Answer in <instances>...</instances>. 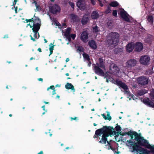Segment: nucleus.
Listing matches in <instances>:
<instances>
[{
	"label": "nucleus",
	"mask_w": 154,
	"mask_h": 154,
	"mask_svg": "<svg viewBox=\"0 0 154 154\" xmlns=\"http://www.w3.org/2000/svg\"><path fill=\"white\" fill-rule=\"evenodd\" d=\"M34 19L33 18V23H36V22L38 21H39V23H40L41 21L39 18L38 17H35V14L34 16Z\"/></svg>",
	"instance_id": "36"
},
{
	"label": "nucleus",
	"mask_w": 154,
	"mask_h": 154,
	"mask_svg": "<svg viewBox=\"0 0 154 154\" xmlns=\"http://www.w3.org/2000/svg\"><path fill=\"white\" fill-rule=\"evenodd\" d=\"M154 95V89H153L151 91L150 94V96Z\"/></svg>",
	"instance_id": "51"
},
{
	"label": "nucleus",
	"mask_w": 154,
	"mask_h": 154,
	"mask_svg": "<svg viewBox=\"0 0 154 154\" xmlns=\"http://www.w3.org/2000/svg\"><path fill=\"white\" fill-rule=\"evenodd\" d=\"M119 34L116 32H111L107 36L106 41V44L109 46H115L117 45L119 41Z\"/></svg>",
	"instance_id": "2"
},
{
	"label": "nucleus",
	"mask_w": 154,
	"mask_h": 154,
	"mask_svg": "<svg viewBox=\"0 0 154 154\" xmlns=\"http://www.w3.org/2000/svg\"><path fill=\"white\" fill-rule=\"evenodd\" d=\"M151 100L154 102V95L151 96Z\"/></svg>",
	"instance_id": "54"
},
{
	"label": "nucleus",
	"mask_w": 154,
	"mask_h": 154,
	"mask_svg": "<svg viewBox=\"0 0 154 154\" xmlns=\"http://www.w3.org/2000/svg\"><path fill=\"white\" fill-rule=\"evenodd\" d=\"M33 3H34L35 4V6L36 7V9L38 11H40L41 10V8L39 5L37 4L36 2L35 1H34Z\"/></svg>",
	"instance_id": "33"
},
{
	"label": "nucleus",
	"mask_w": 154,
	"mask_h": 154,
	"mask_svg": "<svg viewBox=\"0 0 154 154\" xmlns=\"http://www.w3.org/2000/svg\"><path fill=\"white\" fill-rule=\"evenodd\" d=\"M50 45H51L52 46H51L49 48V50H54V45H53L52 43H51L50 44Z\"/></svg>",
	"instance_id": "44"
},
{
	"label": "nucleus",
	"mask_w": 154,
	"mask_h": 154,
	"mask_svg": "<svg viewBox=\"0 0 154 154\" xmlns=\"http://www.w3.org/2000/svg\"><path fill=\"white\" fill-rule=\"evenodd\" d=\"M72 22L73 23L78 22L79 20V17L73 14H71L70 15Z\"/></svg>",
	"instance_id": "16"
},
{
	"label": "nucleus",
	"mask_w": 154,
	"mask_h": 154,
	"mask_svg": "<svg viewBox=\"0 0 154 154\" xmlns=\"http://www.w3.org/2000/svg\"><path fill=\"white\" fill-rule=\"evenodd\" d=\"M93 70L94 72L95 73H96V65H94V68L93 69Z\"/></svg>",
	"instance_id": "47"
},
{
	"label": "nucleus",
	"mask_w": 154,
	"mask_h": 154,
	"mask_svg": "<svg viewBox=\"0 0 154 154\" xmlns=\"http://www.w3.org/2000/svg\"><path fill=\"white\" fill-rule=\"evenodd\" d=\"M88 34L86 31L82 32L81 36V39L83 42H85L88 38Z\"/></svg>",
	"instance_id": "15"
},
{
	"label": "nucleus",
	"mask_w": 154,
	"mask_h": 154,
	"mask_svg": "<svg viewBox=\"0 0 154 154\" xmlns=\"http://www.w3.org/2000/svg\"><path fill=\"white\" fill-rule=\"evenodd\" d=\"M107 24L108 26H112V23L111 22H108Z\"/></svg>",
	"instance_id": "49"
},
{
	"label": "nucleus",
	"mask_w": 154,
	"mask_h": 154,
	"mask_svg": "<svg viewBox=\"0 0 154 154\" xmlns=\"http://www.w3.org/2000/svg\"><path fill=\"white\" fill-rule=\"evenodd\" d=\"M150 60V57L147 55L142 56L140 59V63L144 65H148Z\"/></svg>",
	"instance_id": "5"
},
{
	"label": "nucleus",
	"mask_w": 154,
	"mask_h": 154,
	"mask_svg": "<svg viewBox=\"0 0 154 154\" xmlns=\"http://www.w3.org/2000/svg\"><path fill=\"white\" fill-rule=\"evenodd\" d=\"M117 125L115 127L116 130L119 132L121 131L122 129L120 125H118V124H117Z\"/></svg>",
	"instance_id": "37"
},
{
	"label": "nucleus",
	"mask_w": 154,
	"mask_h": 154,
	"mask_svg": "<svg viewBox=\"0 0 154 154\" xmlns=\"http://www.w3.org/2000/svg\"><path fill=\"white\" fill-rule=\"evenodd\" d=\"M29 22H32L33 23V18H32L31 19H28Z\"/></svg>",
	"instance_id": "50"
},
{
	"label": "nucleus",
	"mask_w": 154,
	"mask_h": 154,
	"mask_svg": "<svg viewBox=\"0 0 154 154\" xmlns=\"http://www.w3.org/2000/svg\"><path fill=\"white\" fill-rule=\"evenodd\" d=\"M138 83L142 85H147L148 83V79L146 76H142L139 77L137 79Z\"/></svg>",
	"instance_id": "6"
},
{
	"label": "nucleus",
	"mask_w": 154,
	"mask_h": 154,
	"mask_svg": "<svg viewBox=\"0 0 154 154\" xmlns=\"http://www.w3.org/2000/svg\"><path fill=\"white\" fill-rule=\"evenodd\" d=\"M77 118L76 117H75L74 118L71 117V121H72L74 120H76V119H77Z\"/></svg>",
	"instance_id": "57"
},
{
	"label": "nucleus",
	"mask_w": 154,
	"mask_h": 154,
	"mask_svg": "<svg viewBox=\"0 0 154 154\" xmlns=\"http://www.w3.org/2000/svg\"><path fill=\"white\" fill-rule=\"evenodd\" d=\"M104 78H106V82H108L109 80H111L112 79L111 75H110L109 73L108 72L105 73V75H104Z\"/></svg>",
	"instance_id": "26"
},
{
	"label": "nucleus",
	"mask_w": 154,
	"mask_h": 154,
	"mask_svg": "<svg viewBox=\"0 0 154 154\" xmlns=\"http://www.w3.org/2000/svg\"><path fill=\"white\" fill-rule=\"evenodd\" d=\"M8 38V35H5L4 37H3V38Z\"/></svg>",
	"instance_id": "63"
},
{
	"label": "nucleus",
	"mask_w": 154,
	"mask_h": 154,
	"mask_svg": "<svg viewBox=\"0 0 154 154\" xmlns=\"http://www.w3.org/2000/svg\"><path fill=\"white\" fill-rule=\"evenodd\" d=\"M71 28L70 27H68L66 30L65 31L64 33V36L69 35L70 31L71 30Z\"/></svg>",
	"instance_id": "30"
},
{
	"label": "nucleus",
	"mask_w": 154,
	"mask_h": 154,
	"mask_svg": "<svg viewBox=\"0 0 154 154\" xmlns=\"http://www.w3.org/2000/svg\"><path fill=\"white\" fill-rule=\"evenodd\" d=\"M148 91L145 89H143L138 91L137 92V96H141L147 93Z\"/></svg>",
	"instance_id": "20"
},
{
	"label": "nucleus",
	"mask_w": 154,
	"mask_h": 154,
	"mask_svg": "<svg viewBox=\"0 0 154 154\" xmlns=\"http://www.w3.org/2000/svg\"><path fill=\"white\" fill-rule=\"evenodd\" d=\"M38 80L39 81H41L42 82L43 81V79L41 78H38Z\"/></svg>",
	"instance_id": "60"
},
{
	"label": "nucleus",
	"mask_w": 154,
	"mask_h": 154,
	"mask_svg": "<svg viewBox=\"0 0 154 154\" xmlns=\"http://www.w3.org/2000/svg\"><path fill=\"white\" fill-rule=\"evenodd\" d=\"M132 131H131V130H130V131H128V132H127V135H128V136H129V134L131 133V132Z\"/></svg>",
	"instance_id": "56"
},
{
	"label": "nucleus",
	"mask_w": 154,
	"mask_h": 154,
	"mask_svg": "<svg viewBox=\"0 0 154 154\" xmlns=\"http://www.w3.org/2000/svg\"><path fill=\"white\" fill-rule=\"evenodd\" d=\"M107 142V145H108V146H111V143H110V142L108 141L107 140V142Z\"/></svg>",
	"instance_id": "61"
},
{
	"label": "nucleus",
	"mask_w": 154,
	"mask_h": 154,
	"mask_svg": "<svg viewBox=\"0 0 154 154\" xmlns=\"http://www.w3.org/2000/svg\"><path fill=\"white\" fill-rule=\"evenodd\" d=\"M82 55L84 59L88 61H90L91 60L90 57L88 54H87L85 53L84 52L83 53Z\"/></svg>",
	"instance_id": "28"
},
{
	"label": "nucleus",
	"mask_w": 154,
	"mask_h": 154,
	"mask_svg": "<svg viewBox=\"0 0 154 154\" xmlns=\"http://www.w3.org/2000/svg\"><path fill=\"white\" fill-rule=\"evenodd\" d=\"M112 12L111 8L108 5L105 11V13L106 14L110 13Z\"/></svg>",
	"instance_id": "32"
},
{
	"label": "nucleus",
	"mask_w": 154,
	"mask_h": 154,
	"mask_svg": "<svg viewBox=\"0 0 154 154\" xmlns=\"http://www.w3.org/2000/svg\"><path fill=\"white\" fill-rule=\"evenodd\" d=\"M130 136H134V139L136 141L133 144L132 152H139L140 154H148L149 150L143 148L142 146L145 147L152 152H154V145L152 146L149 143L148 140L145 139L143 137L141 136L140 133H138L136 132L132 131L129 135Z\"/></svg>",
	"instance_id": "1"
},
{
	"label": "nucleus",
	"mask_w": 154,
	"mask_h": 154,
	"mask_svg": "<svg viewBox=\"0 0 154 154\" xmlns=\"http://www.w3.org/2000/svg\"><path fill=\"white\" fill-rule=\"evenodd\" d=\"M15 8V11L16 13H17V6L16 7H14Z\"/></svg>",
	"instance_id": "58"
},
{
	"label": "nucleus",
	"mask_w": 154,
	"mask_h": 154,
	"mask_svg": "<svg viewBox=\"0 0 154 154\" xmlns=\"http://www.w3.org/2000/svg\"><path fill=\"white\" fill-rule=\"evenodd\" d=\"M92 4L93 5L95 4V2L94 1V0H91Z\"/></svg>",
	"instance_id": "55"
},
{
	"label": "nucleus",
	"mask_w": 154,
	"mask_h": 154,
	"mask_svg": "<svg viewBox=\"0 0 154 154\" xmlns=\"http://www.w3.org/2000/svg\"><path fill=\"white\" fill-rule=\"evenodd\" d=\"M65 88L67 90H71L73 92H75V91L74 86L71 83H67L65 85Z\"/></svg>",
	"instance_id": "17"
},
{
	"label": "nucleus",
	"mask_w": 154,
	"mask_h": 154,
	"mask_svg": "<svg viewBox=\"0 0 154 154\" xmlns=\"http://www.w3.org/2000/svg\"><path fill=\"white\" fill-rule=\"evenodd\" d=\"M101 115L105 120H107L106 117L104 114H102Z\"/></svg>",
	"instance_id": "48"
},
{
	"label": "nucleus",
	"mask_w": 154,
	"mask_h": 154,
	"mask_svg": "<svg viewBox=\"0 0 154 154\" xmlns=\"http://www.w3.org/2000/svg\"><path fill=\"white\" fill-rule=\"evenodd\" d=\"M143 48V44L140 42H137L134 45V51L137 52L141 51Z\"/></svg>",
	"instance_id": "12"
},
{
	"label": "nucleus",
	"mask_w": 154,
	"mask_h": 154,
	"mask_svg": "<svg viewBox=\"0 0 154 154\" xmlns=\"http://www.w3.org/2000/svg\"><path fill=\"white\" fill-rule=\"evenodd\" d=\"M114 53L116 54L121 52L122 51V48H115L114 50Z\"/></svg>",
	"instance_id": "29"
},
{
	"label": "nucleus",
	"mask_w": 154,
	"mask_h": 154,
	"mask_svg": "<svg viewBox=\"0 0 154 154\" xmlns=\"http://www.w3.org/2000/svg\"><path fill=\"white\" fill-rule=\"evenodd\" d=\"M108 137L104 134H103L101 139L99 141V143H101L103 144H106L107 141Z\"/></svg>",
	"instance_id": "21"
},
{
	"label": "nucleus",
	"mask_w": 154,
	"mask_h": 154,
	"mask_svg": "<svg viewBox=\"0 0 154 154\" xmlns=\"http://www.w3.org/2000/svg\"><path fill=\"white\" fill-rule=\"evenodd\" d=\"M93 29L94 31L96 32V26L93 27Z\"/></svg>",
	"instance_id": "53"
},
{
	"label": "nucleus",
	"mask_w": 154,
	"mask_h": 154,
	"mask_svg": "<svg viewBox=\"0 0 154 154\" xmlns=\"http://www.w3.org/2000/svg\"><path fill=\"white\" fill-rule=\"evenodd\" d=\"M137 60L133 59H131L126 63L125 66L128 68H131L134 67L137 64Z\"/></svg>",
	"instance_id": "9"
},
{
	"label": "nucleus",
	"mask_w": 154,
	"mask_h": 154,
	"mask_svg": "<svg viewBox=\"0 0 154 154\" xmlns=\"http://www.w3.org/2000/svg\"><path fill=\"white\" fill-rule=\"evenodd\" d=\"M49 89H51L53 90L55 89V87L53 85L50 86L49 87L47 88V90L48 91Z\"/></svg>",
	"instance_id": "42"
},
{
	"label": "nucleus",
	"mask_w": 154,
	"mask_h": 154,
	"mask_svg": "<svg viewBox=\"0 0 154 154\" xmlns=\"http://www.w3.org/2000/svg\"><path fill=\"white\" fill-rule=\"evenodd\" d=\"M33 32L34 33V38H33L31 35H30V37L31 39L33 41L35 42V39H38L40 37V35L38 31Z\"/></svg>",
	"instance_id": "22"
},
{
	"label": "nucleus",
	"mask_w": 154,
	"mask_h": 154,
	"mask_svg": "<svg viewBox=\"0 0 154 154\" xmlns=\"http://www.w3.org/2000/svg\"><path fill=\"white\" fill-rule=\"evenodd\" d=\"M127 135V132L125 133H123L122 134V136H125Z\"/></svg>",
	"instance_id": "62"
},
{
	"label": "nucleus",
	"mask_w": 154,
	"mask_h": 154,
	"mask_svg": "<svg viewBox=\"0 0 154 154\" xmlns=\"http://www.w3.org/2000/svg\"><path fill=\"white\" fill-rule=\"evenodd\" d=\"M117 11L116 10H113L112 12V15L114 17L117 16Z\"/></svg>",
	"instance_id": "40"
},
{
	"label": "nucleus",
	"mask_w": 154,
	"mask_h": 154,
	"mask_svg": "<svg viewBox=\"0 0 154 154\" xmlns=\"http://www.w3.org/2000/svg\"><path fill=\"white\" fill-rule=\"evenodd\" d=\"M70 35V37L73 40H74L76 37V35L75 34H71Z\"/></svg>",
	"instance_id": "43"
},
{
	"label": "nucleus",
	"mask_w": 154,
	"mask_h": 154,
	"mask_svg": "<svg viewBox=\"0 0 154 154\" xmlns=\"http://www.w3.org/2000/svg\"><path fill=\"white\" fill-rule=\"evenodd\" d=\"M38 154H44L43 151H41L39 152H38Z\"/></svg>",
	"instance_id": "64"
},
{
	"label": "nucleus",
	"mask_w": 154,
	"mask_h": 154,
	"mask_svg": "<svg viewBox=\"0 0 154 154\" xmlns=\"http://www.w3.org/2000/svg\"><path fill=\"white\" fill-rule=\"evenodd\" d=\"M134 48V45L133 42L129 43L126 46L127 51L129 53L131 52Z\"/></svg>",
	"instance_id": "13"
},
{
	"label": "nucleus",
	"mask_w": 154,
	"mask_h": 154,
	"mask_svg": "<svg viewBox=\"0 0 154 154\" xmlns=\"http://www.w3.org/2000/svg\"><path fill=\"white\" fill-rule=\"evenodd\" d=\"M77 6L81 10H84L86 8L85 0H79L77 2Z\"/></svg>",
	"instance_id": "11"
},
{
	"label": "nucleus",
	"mask_w": 154,
	"mask_h": 154,
	"mask_svg": "<svg viewBox=\"0 0 154 154\" xmlns=\"http://www.w3.org/2000/svg\"><path fill=\"white\" fill-rule=\"evenodd\" d=\"M131 137V139L129 140H127V142H128L129 143H131V144L130 146H133V144H134V143H135V142H133L132 141V140L133 139V137H134V136H130Z\"/></svg>",
	"instance_id": "31"
},
{
	"label": "nucleus",
	"mask_w": 154,
	"mask_h": 154,
	"mask_svg": "<svg viewBox=\"0 0 154 154\" xmlns=\"http://www.w3.org/2000/svg\"><path fill=\"white\" fill-rule=\"evenodd\" d=\"M108 149H111L113 151H114L115 150V149L114 148L111 146H109V147L108 148Z\"/></svg>",
	"instance_id": "46"
},
{
	"label": "nucleus",
	"mask_w": 154,
	"mask_h": 154,
	"mask_svg": "<svg viewBox=\"0 0 154 154\" xmlns=\"http://www.w3.org/2000/svg\"><path fill=\"white\" fill-rule=\"evenodd\" d=\"M100 4V5L101 7H102L103 6V4L102 3H104V2L105 1V0H98Z\"/></svg>",
	"instance_id": "38"
},
{
	"label": "nucleus",
	"mask_w": 154,
	"mask_h": 154,
	"mask_svg": "<svg viewBox=\"0 0 154 154\" xmlns=\"http://www.w3.org/2000/svg\"><path fill=\"white\" fill-rule=\"evenodd\" d=\"M77 51L80 52H84V49L82 46H79L77 47Z\"/></svg>",
	"instance_id": "34"
},
{
	"label": "nucleus",
	"mask_w": 154,
	"mask_h": 154,
	"mask_svg": "<svg viewBox=\"0 0 154 154\" xmlns=\"http://www.w3.org/2000/svg\"><path fill=\"white\" fill-rule=\"evenodd\" d=\"M97 74L100 76H104L105 73L100 68V67L97 66Z\"/></svg>",
	"instance_id": "24"
},
{
	"label": "nucleus",
	"mask_w": 154,
	"mask_h": 154,
	"mask_svg": "<svg viewBox=\"0 0 154 154\" xmlns=\"http://www.w3.org/2000/svg\"><path fill=\"white\" fill-rule=\"evenodd\" d=\"M65 36L66 37V38H67L68 39V40L69 41H71V37H70V35H68V36L66 35Z\"/></svg>",
	"instance_id": "45"
},
{
	"label": "nucleus",
	"mask_w": 154,
	"mask_h": 154,
	"mask_svg": "<svg viewBox=\"0 0 154 154\" xmlns=\"http://www.w3.org/2000/svg\"><path fill=\"white\" fill-rule=\"evenodd\" d=\"M143 102L149 107L154 108V102L148 98H144Z\"/></svg>",
	"instance_id": "10"
},
{
	"label": "nucleus",
	"mask_w": 154,
	"mask_h": 154,
	"mask_svg": "<svg viewBox=\"0 0 154 154\" xmlns=\"http://www.w3.org/2000/svg\"><path fill=\"white\" fill-rule=\"evenodd\" d=\"M50 51V54L49 56H50L53 53V50H49Z\"/></svg>",
	"instance_id": "59"
},
{
	"label": "nucleus",
	"mask_w": 154,
	"mask_h": 154,
	"mask_svg": "<svg viewBox=\"0 0 154 154\" xmlns=\"http://www.w3.org/2000/svg\"><path fill=\"white\" fill-rule=\"evenodd\" d=\"M88 44L90 47L94 49L96 48V44L93 40H91L88 42Z\"/></svg>",
	"instance_id": "23"
},
{
	"label": "nucleus",
	"mask_w": 154,
	"mask_h": 154,
	"mask_svg": "<svg viewBox=\"0 0 154 154\" xmlns=\"http://www.w3.org/2000/svg\"><path fill=\"white\" fill-rule=\"evenodd\" d=\"M89 20L88 15L86 14L84 15L82 18L81 20V23L82 25H85L87 24Z\"/></svg>",
	"instance_id": "18"
},
{
	"label": "nucleus",
	"mask_w": 154,
	"mask_h": 154,
	"mask_svg": "<svg viewBox=\"0 0 154 154\" xmlns=\"http://www.w3.org/2000/svg\"><path fill=\"white\" fill-rule=\"evenodd\" d=\"M60 10V6L57 4H55L49 7L50 11L53 14H56L57 13H59Z\"/></svg>",
	"instance_id": "7"
},
{
	"label": "nucleus",
	"mask_w": 154,
	"mask_h": 154,
	"mask_svg": "<svg viewBox=\"0 0 154 154\" xmlns=\"http://www.w3.org/2000/svg\"><path fill=\"white\" fill-rule=\"evenodd\" d=\"M116 133V132L112 126H105L100 129L97 130V135L103 134L109 137V136L115 135Z\"/></svg>",
	"instance_id": "3"
},
{
	"label": "nucleus",
	"mask_w": 154,
	"mask_h": 154,
	"mask_svg": "<svg viewBox=\"0 0 154 154\" xmlns=\"http://www.w3.org/2000/svg\"><path fill=\"white\" fill-rule=\"evenodd\" d=\"M119 5V3L117 1L111 2L109 4V5L113 7H116Z\"/></svg>",
	"instance_id": "27"
},
{
	"label": "nucleus",
	"mask_w": 154,
	"mask_h": 154,
	"mask_svg": "<svg viewBox=\"0 0 154 154\" xmlns=\"http://www.w3.org/2000/svg\"><path fill=\"white\" fill-rule=\"evenodd\" d=\"M114 84L119 86V88H122L125 90V93H127L128 95H130V93L129 91L127 90L128 89V86L126 85L125 83L122 82L121 81L117 79L114 80Z\"/></svg>",
	"instance_id": "4"
},
{
	"label": "nucleus",
	"mask_w": 154,
	"mask_h": 154,
	"mask_svg": "<svg viewBox=\"0 0 154 154\" xmlns=\"http://www.w3.org/2000/svg\"><path fill=\"white\" fill-rule=\"evenodd\" d=\"M147 20L149 23L150 25L152 26L153 23V17L152 15H149L148 16Z\"/></svg>",
	"instance_id": "25"
},
{
	"label": "nucleus",
	"mask_w": 154,
	"mask_h": 154,
	"mask_svg": "<svg viewBox=\"0 0 154 154\" xmlns=\"http://www.w3.org/2000/svg\"><path fill=\"white\" fill-rule=\"evenodd\" d=\"M99 64L97 63V66L100 67L103 69H105L104 62L103 59L102 58H100L99 59Z\"/></svg>",
	"instance_id": "19"
},
{
	"label": "nucleus",
	"mask_w": 154,
	"mask_h": 154,
	"mask_svg": "<svg viewBox=\"0 0 154 154\" xmlns=\"http://www.w3.org/2000/svg\"><path fill=\"white\" fill-rule=\"evenodd\" d=\"M56 94V90L55 89L53 90V91H52V95H54V94Z\"/></svg>",
	"instance_id": "52"
},
{
	"label": "nucleus",
	"mask_w": 154,
	"mask_h": 154,
	"mask_svg": "<svg viewBox=\"0 0 154 154\" xmlns=\"http://www.w3.org/2000/svg\"><path fill=\"white\" fill-rule=\"evenodd\" d=\"M91 17L92 19H96V11H94L92 13Z\"/></svg>",
	"instance_id": "35"
},
{
	"label": "nucleus",
	"mask_w": 154,
	"mask_h": 154,
	"mask_svg": "<svg viewBox=\"0 0 154 154\" xmlns=\"http://www.w3.org/2000/svg\"><path fill=\"white\" fill-rule=\"evenodd\" d=\"M68 3L72 8H74V4L73 2H69Z\"/></svg>",
	"instance_id": "41"
},
{
	"label": "nucleus",
	"mask_w": 154,
	"mask_h": 154,
	"mask_svg": "<svg viewBox=\"0 0 154 154\" xmlns=\"http://www.w3.org/2000/svg\"><path fill=\"white\" fill-rule=\"evenodd\" d=\"M41 26V23H33L32 26V29L33 32L38 31L40 29Z\"/></svg>",
	"instance_id": "14"
},
{
	"label": "nucleus",
	"mask_w": 154,
	"mask_h": 154,
	"mask_svg": "<svg viewBox=\"0 0 154 154\" xmlns=\"http://www.w3.org/2000/svg\"><path fill=\"white\" fill-rule=\"evenodd\" d=\"M106 117L107 120H108L109 121H110L112 119V117L110 116V114L109 112L107 114Z\"/></svg>",
	"instance_id": "39"
},
{
	"label": "nucleus",
	"mask_w": 154,
	"mask_h": 154,
	"mask_svg": "<svg viewBox=\"0 0 154 154\" xmlns=\"http://www.w3.org/2000/svg\"><path fill=\"white\" fill-rule=\"evenodd\" d=\"M119 14L124 20L128 22H130V20L127 15V13L123 9H122Z\"/></svg>",
	"instance_id": "8"
}]
</instances>
